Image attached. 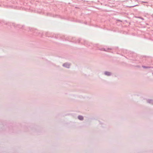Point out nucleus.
<instances>
[{"label": "nucleus", "instance_id": "nucleus-1", "mask_svg": "<svg viewBox=\"0 0 153 153\" xmlns=\"http://www.w3.org/2000/svg\"><path fill=\"white\" fill-rule=\"evenodd\" d=\"M78 118L79 120H82L83 119V117L82 116H79L78 117Z\"/></svg>", "mask_w": 153, "mask_h": 153}, {"label": "nucleus", "instance_id": "nucleus-2", "mask_svg": "<svg viewBox=\"0 0 153 153\" xmlns=\"http://www.w3.org/2000/svg\"><path fill=\"white\" fill-rule=\"evenodd\" d=\"M105 74L106 75H110V73L108 72H106L105 73Z\"/></svg>", "mask_w": 153, "mask_h": 153}, {"label": "nucleus", "instance_id": "nucleus-3", "mask_svg": "<svg viewBox=\"0 0 153 153\" xmlns=\"http://www.w3.org/2000/svg\"><path fill=\"white\" fill-rule=\"evenodd\" d=\"M65 65H66V64H65L64 65V66H65Z\"/></svg>", "mask_w": 153, "mask_h": 153}]
</instances>
